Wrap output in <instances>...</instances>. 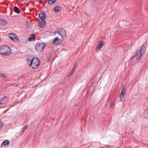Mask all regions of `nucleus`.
<instances>
[{
	"instance_id": "obj_30",
	"label": "nucleus",
	"mask_w": 148,
	"mask_h": 148,
	"mask_svg": "<svg viewBox=\"0 0 148 148\" xmlns=\"http://www.w3.org/2000/svg\"><path fill=\"white\" fill-rule=\"evenodd\" d=\"M28 40L29 41H31L32 40H33V38H31V37H29L28 38Z\"/></svg>"
},
{
	"instance_id": "obj_17",
	"label": "nucleus",
	"mask_w": 148,
	"mask_h": 148,
	"mask_svg": "<svg viewBox=\"0 0 148 148\" xmlns=\"http://www.w3.org/2000/svg\"><path fill=\"white\" fill-rule=\"evenodd\" d=\"M55 33L57 35H58V36L56 37H58L59 38H61L62 39H63V37L62 35L59 32H55Z\"/></svg>"
},
{
	"instance_id": "obj_33",
	"label": "nucleus",
	"mask_w": 148,
	"mask_h": 148,
	"mask_svg": "<svg viewBox=\"0 0 148 148\" xmlns=\"http://www.w3.org/2000/svg\"><path fill=\"white\" fill-rule=\"evenodd\" d=\"M21 1H24L23 0H20Z\"/></svg>"
},
{
	"instance_id": "obj_8",
	"label": "nucleus",
	"mask_w": 148,
	"mask_h": 148,
	"mask_svg": "<svg viewBox=\"0 0 148 148\" xmlns=\"http://www.w3.org/2000/svg\"><path fill=\"white\" fill-rule=\"evenodd\" d=\"M9 36L10 38L12 40H18V38L16 35L14 33H11L9 34Z\"/></svg>"
},
{
	"instance_id": "obj_24",
	"label": "nucleus",
	"mask_w": 148,
	"mask_h": 148,
	"mask_svg": "<svg viewBox=\"0 0 148 148\" xmlns=\"http://www.w3.org/2000/svg\"><path fill=\"white\" fill-rule=\"evenodd\" d=\"M31 37L33 38V41H34L35 40V35L34 34H33L31 35Z\"/></svg>"
},
{
	"instance_id": "obj_27",
	"label": "nucleus",
	"mask_w": 148,
	"mask_h": 148,
	"mask_svg": "<svg viewBox=\"0 0 148 148\" xmlns=\"http://www.w3.org/2000/svg\"><path fill=\"white\" fill-rule=\"evenodd\" d=\"M74 72V71H73V70H72V71L69 73V74L68 75L71 76L72 75Z\"/></svg>"
},
{
	"instance_id": "obj_1",
	"label": "nucleus",
	"mask_w": 148,
	"mask_h": 148,
	"mask_svg": "<svg viewBox=\"0 0 148 148\" xmlns=\"http://www.w3.org/2000/svg\"><path fill=\"white\" fill-rule=\"evenodd\" d=\"M0 53L2 55H9L11 53V49L7 45L1 46L0 47Z\"/></svg>"
},
{
	"instance_id": "obj_15",
	"label": "nucleus",
	"mask_w": 148,
	"mask_h": 148,
	"mask_svg": "<svg viewBox=\"0 0 148 148\" xmlns=\"http://www.w3.org/2000/svg\"><path fill=\"white\" fill-rule=\"evenodd\" d=\"M125 94V93H123L122 92H121L120 94L119 98L120 101L121 102L123 101Z\"/></svg>"
},
{
	"instance_id": "obj_25",
	"label": "nucleus",
	"mask_w": 148,
	"mask_h": 148,
	"mask_svg": "<svg viewBox=\"0 0 148 148\" xmlns=\"http://www.w3.org/2000/svg\"><path fill=\"white\" fill-rule=\"evenodd\" d=\"M97 0H91L90 1V4L92 5H93L95 4V2Z\"/></svg>"
},
{
	"instance_id": "obj_14",
	"label": "nucleus",
	"mask_w": 148,
	"mask_h": 148,
	"mask_svg": "<svg viewBox=\"0 0 148 148\" xmlns=\"http://www.w3.org/2000/svg\"><path fill=\"white\" fill-rule=\"evenodd\" d=\"M144 118L145 119H148V110L146 108L143 112Z\"/></svg>"
},
{
	"instance_id": "obj_16",
	"label": "nucleus",
	"mask_w": 148,
	"mask_h": 148,
	"mask_svg": "<svg viewBox=\"0 0 148 148\" xmlns=\"http://www.w3.org/2000/svg\"><path fill=\"white\" fill-rule=\"evenodd\" d=\"M10 142L8 140H5L2 143L1 145H4L5 146L8 145Z\"/></svg>"
},
{
	"instance_id": "obj_10",
	"label": "nucleus",
	"mask_w": 148,
	"mask_h": 148,
	"mask_svg": "<svg viewBox=\"0 0 148 148\" xmlns=\"http://www.w3.org/2000/svg\"><path fill=\"white\" fill-rule=\"evenodd\" d=\"M9 98L7 97H5L3 99H0V104H5L8 101Z\"/></svg>"
},
{
	"instance_id": "obj_6",
	"label": "nucleus",
	"mask_w": 148,
	"mask_h": 148,
	"mask_svg": "<svg viewBox=\"0 0 148 148\" xmlns=\"http://www.w3.org/2000/svg\"><path fill=\"white\" fill-rule=\"evenodd\" d=\"M62 40L63 39H62L59 38L58 37H56L54 38L53 43L56 45L59 44L62 42Z\"/></svg>"
},
{
	"instance_id": "obj_11",
	"label": "nucleus",
	"mask_w": 148,
	"mask_h": 148,
	"mask_svg": "<svg viewBox=\"0 0 148 148\" xmlns=\"http://www.w3.org/2000/svg\"><path fill=\"white\" fill-rule=\"evenodd\" d=\"M40 19L38 20V25L40 27L43 28L46 25V23L45 20L44 19L43 21H41V22H41L40 21Z\"/></svg>"
},
{
	"instance_id": "obj_9",
	"label": "nucleus",
	"mask_w": 148,
	"mask_h": 148,
	"mask_svg": "<svg viewBox=\"0 0 148 148\" xmlns=\"http://www.w3.org/2000/svg\"><path fill=\"white\" fill-rule=\"evenodd\" d=\"M39 17L41 18L40 20V21L41 22V21H43V19H45V14L44 11L41 12L39 15Z\"/></svg>"
},
{
	"instance_id": "obj_31",
	"label": "nucleus",
	"mask_w": 148,
	"mask_h": 148,
	"mask_svg": "<svg viewBox=\"0 0 148 148\" xmlns=\"http://www.w3.org/2000/svg\"><path fill=\"white\" fill-rule=\"evenodd\" d=\"M3 124L0 121V128H1L3 126Z\"/></svg>"
},
{
	"instance_id": "obj_12",
	"label": "nucleus",
	"mask_w": 148,
	"mask_h": 148,
	"mask_svg": "<svg viewBox=\"0 0 148 148\" xmlns=\"http://www.w3.org/2000/svg\"><path fill=\"white\" fill-rule=\"evenodd\" d=\"M7 22L4 19L0 18V25H4L6 24Z\"/></svg>"
},
{
	"instance_id": "obj_21",
	"label": "nucleus",
	"mask_w": 148,
	"mask_h": 148,
	"mask_svg": "<svg viewBox=\"0 0 148 148\" xmlns=\"http://www.w3.org/2000/svg\"><path fill=\"white\" fill-rule=\"evenodd\" d=\"M56 0H49L48 3L49 5H52L55 2Z\"/></svg>"
},
{
	"instance_id": "obj_7",
	"label": "nucleus",
	"mask_w": 148,
	"mask_h": 148,
	"mask_svg": "<svg viewBox=\"0 0 148 148\" xmlns=\"http://www.w3.org/2000/svg\"><path fill=\"white\" fill-rule=\"evenodd\" d=\"M105 43V42L102 40H101L99 42L96 47V50H99L100 48L103 45H104Z\"/></svg>"
},
{
	"instance_id": "obj_5",
	"label": "nucleus",
	"mask_w": 148,
	"mask_h": 148,
	"mask_svg": "<svg viewBox=\"0 0 148 148\" xmlns=\"http://www.w3.org/2000/svg\"><path fill=\"white\" fill-rule=\"evenodd\" d=\"M147 47V43L146 42L144 43L140 47V49L139 51H137L136 52L140 55H142L144 52L145 51Z\"/></svg>"
},
{
	"instance_id": "obj_29",
	"label": "nucleus",
	"mask_w": 148,
	"mask_h": 148,
	"mask_svg": "<svg viewBox=\"0 0 148 148\" xmlns=\"http://www.w3.org/2000/svg\"><path fill=\"white\" fill-rule=\"evenodd\" d=\"M32 59V58H30L29 57L27 58V60L28 62H29V61L31 63V61Z\"/></svg>"
},
{
	"instance_id": "obj_34",
	"label": "nucleus",
	"mask_w": 148,
	"mask_h": 148,
	"mask_svg": "<svg viewBox=\"0 0 148 148\" xmlns=\"http://www.w3.org/2000/svg\"><path fill=\"white\" fill-rule=\"evenodd\" d=\"M146 109H147V110H148V107L146 108Z\"/></svg>"
},
{
	"instance_id": "obj_28",
	"label": "nucleus",
	"mask_w": 148,
	"mask_h": 148,
	"mask_svg": "<svg viewBox=\"0 0 148 148\" xmlns=\"http://www.w3.org/2000/svg\"><path fill=\"white\" fill-rule=\"evenodd\" d=\"M126 89L124 87H123L122 90L121 92H122L123 93H125V92L126 91Z\"/></svg>"
},
{
	"instance_id": "obj_3",
	"label": "nucleus",
	"mask_w": 148,
	"mask_h": 148,
	"mask_svg": "<svg viewBox=\"0 0 148 148\" xmlns=\"http://www.w3.org/2000/svg\"><path fill=\"white\" fill-rule=\"evenodd\" d=\"M46 47V44L44 42H38L35 45V49L36 51L41 52L43 51Z\"/></svg>"
},
{
	"instance_id": "obj_18",
	"label": "nucleus",
	"mask_w": 148,
	"mask_h": 148,
	"mask_svg": "<svg viewBox=\"0 0 148 148\" xmlns=\"http://www.w3.org/2000/svg\"><path fill=\"white\" fill-rule=\"evenodd\" d=\"M28 127L29 126L28 125H26L23 127V128L22 131L21 132V133L20 136H21L25 132V130L26 129L27 127Z\"/></svg>"
},
{
	"instance_id": "obj_35",
	"label": "nucleus",
	"mask_w": 148,
	"mask_h": 148,
	"mask_svg": "<svg viewBox=\"0 0 148 148\" xmlns=\"http://www.w3.org/2000/svg\"><path fill=\"white\" fill-rule=\"evenodd\" d=\"M19 0H16V1L17 2H18V1Z\"/></svg>"
},
{
	"instance_id": "obj_20",
	"label": "nucleus",
	"mask_w": 148,
	"mask_h": 148,
	"mask_svg": "<svg viewBox=\"0 0 148 148\" xmlns=\"http://www.w3.org/2000/svg\"><path fill=\"white\" fill-rule=\"evenodd\" d=\"M60 29L61 30V32L62 33L63 35L64 36H66L67 34L66 33V30L63 28H61Z\"/></svg>"
},
{
	"instance_id": "obj_4",
	"label": "nucleus",
	"mask_w": 148,
	"mask_h": 148,
	"mask_svg": "<svg viewBox=\"0 0 148 148\" xmlns=\"http://www.w3.org/2000/svg\"><path fill=\"white\" fill-rule=\"evenodd\" d=\"M141 56L136 52V54L130 59V61H132L134 63H138L140 60Z\"/></svg>"
},
{
	"instance_id": "obj_26",
	"label": "nucleus",
	"mask_w": 148,
	"mask_h": 148,
	"mask_svg": "<svg viewBox=\"0 0 148 148\" xmlns=\"http://www.w3.org/2000/svg\"><path fill=\"white\" fill-rule=\"evenodd\" d=\"M51 58V54L49 53V56H48V59H47V60L48 61V62H49V61L50 59V58Z\"/></svg>"
},
{
	"instance_id": "obj_22",
	"label": "nucleus",
	"mask_w": 148,
	"mask_h": 148,
	"mask_svg": "<svg viewBox=\"0 0 148 148\" xmlns=\"http://www.w3.org/2000/svg\"><path fill=\"white\" fill-rule=\"evenodd\" d=\"M76 65H77V64H76V62H75L74 65V66H73V69H72V70H73V71H74V72L76 70Z\"/></svg>"
},
{
	"instance_id": "obj_32",
	"label": "nucleus",
	"mask_w": 148,
	"mask_h": 148,
	"mask_svg": "<svg viewBox=\"0 0 148 148\" xmlns=\"http://www.w3.org/2000/svg\"><path fill=\"white\" fill-rule=\"evenodd\" d=\"M114 103V102H112L110 106L112 107Z\"/></svg>"
},
{
	"instance_id": "obj_13",
	"label": "nucleus",
	"mask_w": 148,
	"mask_h": 148,
	"mask_svg": "<svg viewBox=\"0 0 148 148\" xmlns=\"http://www.w3.org/2000/svg\"><path fill=\"white\" fill-rule=\"evenodd\" d=\"M62 8L60 6L57 5L54 8V10L56 12H58L60 11Z\"/></svg>"
},
{
	"instance_id": "obj_19",
	"label": "nucleus",
	"mask_w": 148,
	"mask_h": 148,
	"mask_svg": "<svg viewBox=\"0 0 148 148\" xmlns=\"http://www.w3.org/2000/svg\"><path fill=\"white\" fill-rule=\"evenodd\" d=\"M14 12L17 13L18 14L20 13V11L17 6H15L14 7Z\"/></svg>"
},
{
	"instance_id": "obj_23",
	"label": "nucleus",
	"mask_w": 148,
	"mask_h": 148,
	"mask_svg": "<svg viewBox=\"0 0 148 148\" xmlns=\"http://www.w3.org/2000/svg\"><path fill=\"white\" fill-rule=\"evenodd\" d=\"M0 77L3 78H5L6 76L4 73H0Z\"/></svg>"
},
{
	"instance_id": "obj_2",
	"label": "nucleus",
	"mask_w": 148,
	"mask_h": 148,
	"mask_svg": "<svg viewBox=\"0 0 148 148\" xmlns=\"http://www.w3.org/2000/svg\"><path fill=\"white\" fill-rule=\"evenodd\" d=\"M40 63V60L38 58H34L32 59L30 64L29 66H32L33 69H36L38 68Z\"/></svg>"
},
{
	"instance_id": "obj_36",
	"label": "nucleus",
	"mask_w": 148,
	"mask_h": 148,
	"mask_svg": "<svg viewBox=\"0 0 148 148\" xmlns=\"http://www.w3.org/2000/svg\"><path fill=\"white\" fill-rule=\"evenodd\" d=\"M1 38H0V40H1Z\"/></svg>"
}]
</instances>
